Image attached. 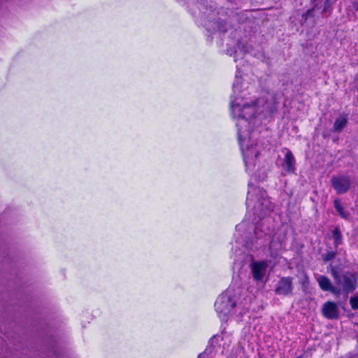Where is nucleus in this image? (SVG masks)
<instances>
[{"label":"nucleus","instance_id":"nucleus-1","mask_svg":"<svg viewBox=\"0 0 358 358\" xmlns=\"http://www.w3.org/2000/svg\"><path fill=\"white\" fill-rule=\"evenodd\" d=\"M239 79L233 84L234 96L231 100V115L236 120L237 134L240 147L243 156L247 170L252 169L261 151L262 146L257 142L258 134L251 130V122L256 118L257 114L260 115L269 110L267 106H263V99L255 101H248L243 96H238L240 92Z\"/></svg>","mask_w":358,"mask_h":358},{"label":"nucleus","instance_id":"nucleus-2","mask_svg":"<svg viewBox=\"0 0 358 358\" xmlns=\"http://www.w3.org/2000/svg\"><path fill=\"white\" fill-rule=\"evenodd\" d=\"M246 204L249 209L253 206V213L259 219L269 215L274 209V204L268 197L266 192L249 185Z\"/></svg>","mask_w":358,"mask_h":358},{"label":"nucleus","instance_id":"nucleus-3","mask_svg":"<svg viewBox=\"0 0 358 358\" xmlns=\"http://www.w3.org/2000/svg\"><path fill=\"white\" fill-rule=\"evenodd\" d=\"M215 308L220 320L224 321L237 313L238 309L241 308V304L237 303L235 294L229 289L218 296L215 303Z\"/></svg>","mask_w":358,"mask_h":358},{"label":"nucleus","instance_id":"nucleus-4","mask_svg":"<svg viewBox=\"0 0 358 358\" xmlns=\"http://www.w3.org/2000/svg\"><path fill=\"white\" fill-rule=\"evenodd\" d=\"M331 274L340 289L345 294L352 292L356 289L357 280L355 273L348 271L340 273L335 268H332Z\"/></svg>","mask_w":358,"mask_h":358},{"label":"nucleus","instance_id":"nucleus-5","mask_svg":"<svg viewBox=\"0 0 358 358\" xmlns=\"http://www.w3.org/2000/svg\"><path fill=\"white\" fill-rule=\"evenodd\" d=\"M333 188L338 194L346 193L351 185V180L349 176H333L331 179Z\"/></svg>","mask_w":358,"mask_h":358},{"label":"nucleus","instance_id":"nucleus-6","mask_svg":"<svg viewBox=\"0 0 358 358\" xmlns=\"http://www.w3.org/2000/svg\"><path fill=\"white\" fill-rule=\"evenodd\" d=\"M268 267L267 262L256 261L250 264L252 277L255 281H262Z\"/></svg>","mask_w":358,"mask_h":358},{"label":"nucleus","instance_id":"nucleus-7","mask_svg":"<svg viewBox=\"0 0 358 358\" xmlns=\"http://www.w3.org/2000/svg\"><path fill=\"white\" fill-rule=\"evenodd\" d=\"M316 280L322 291L330 292L336 296L341 294V289L334 286L330 279L326 275H317Z\"/></svg>","mask_w":358,"mask_h":358},{"label":"nucleus","instance_id":"nucleus-8","mask_svg":"<svg viewBox=\"0 0 358 358\" xmlns=\"http://www.w3.org/2000/svg\"><path fill=\"white\" fill-rule=\"evenodd\" d=\"M292 278L283 277L279 280L275 292L278 295L287 296L292 294Z\"/></svg>","mask_w":358,"mask_h":358},{"label":"nucleus","instance_id":"nucleus-9","mask_svg":"<svg viewBox=\"0 0 358 358\" xmlns=\"http://www.w3.org/2000/svg\"><path fill=\"white\" fill-rule=\"evenodd\" d=\"M322 313L329 320H335L339 317V308L338 305L333 301H327L322 306Z\"/></svg>","mask_w":358,"mask_h":358},{"label":"nucleus","instance_id":"nucleus-10","mask_svg":"<svg viewBox=\"0 0 358 358\" xmlns=\"http://www.w3.org/2000/svg\"><path fill=\"white\" fill-rule=\"evenodd\" d=\"M285 153L282 164L283 169L289 173H294L296 169L295 158L289 150L285 148Z\"/></svg>","mask_w":358,"mask_h":358},{"label":"nucleus","instance_id":"nucleus-11","mask_svg":"<svg viewBox=\"0 0 358 358\" xmlns=\"http://www.w3.org/2000/svg\"><path fill=\"white\" fill-rule=\"evenodd\" d=\"M348 122V117L346 115H342L336 119L333 130L334 132H340L347 125Z\"/></svg>","mask_w":358,"mask_h":358},{"label":"nucleus","instance_id":"nucleus-12","mask_svg":"<svg viewBox=\"0 0 358 358\" xmlns=\"http://www.w3.org/2000/svg\"><path fill=\"white\" fill-rule=\"evenodd\" d=\"M332 238L334 240V245L335 249L343 243V236L338 227H335L332 231Z\"/></svg>","mask_w":358,"mask_h":358},{"label":"nucleus","instance_id":"nucleus-13","mask_svg":"<svg viewBox=\"0 0 358 358\" xmlns=\"http://www.w3.org/2000/svg\"><path fill=\"white\" fill-rule=\"evenodd\" d=\"M334 208H336V211L338 213L339 215L345 220H348L350 217V213L348 210H345V208L343 207L342 204L341 203L340 201L338 199H336L334 202Z\"/></svg>","mask_w":358,"mask_h":358},{"label":"nucleus","instance_id":"nucleus-14","mask_svg":"<svg viewBox=\"0 0 358 358\" xmlns=\"http://www.w3.org/2000/svg\"><path fill=\"white\" fill-rule=\"evenodd\" d=\"M337 252L336 251L327 252L322 256L323 260L327 262L333 259L336 256Z\"/></svg>","mask_w":358,"mask_h":358},{"label":"nucleus","instance_id":"nucleus-15","mask_svg":"<svg viewBox=\"0 0 358 358\" xmlns=\"http://www.w3.org/2000/svg\"><path fill=\"white\" fill-rule=\"evenodd\" d=\"M350 304L352 310H358V295H355L350 298Z\"/></svg>","mask_w":358,"mask_h":358},{"label":"nucleus","instance_id":"nucleus-16","mask_svg":"<svg viewBox=\"0 0 358 358\" xmlns=\"http://www.w3.org/2000/svg\"><path fill=\"white\" fill-rule=\"evenodd\" d=\"M198 358H205V355L204 354H201L199 355Z\"/></svg>","mask_w":358,"mask_h":358},{"label":"nucleus","instance_id":"nucleus-17","mask_svg":"<svg viewBox=\"0 0 358 358\" xmlns=\"http://www.w3.org/2000/svg\"><path fill=\"white\" fill-rule=\"evenodd\" d=\"M243 313V311L242 310H241L239 312H238V314H242Z\"/></svg>","mask_w":358,"mask_h":358}]
</instances>
